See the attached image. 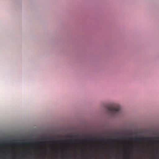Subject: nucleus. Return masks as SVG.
Masks as SVG:
<instances>
[{"label":"nucleus","mask_w":159,"mask_h":159,"mask_svg":"<svg viewBox=\"0 0 159 159\" xmlns=\"http://www.w3.org/2000/svg\"><path fill=\"white\" fill-rule=\"evenodd\" d=\"M120 106L119 104L114 103L108 107L107 109L110 112L115 115L120 112Z\"/></svg>","instance_id":"nucleus-1"},{"label":"nucleus","mask_w":159,"mask_h":159,"mask_svg":"<svg viewBox=\"0 0 159 159\" xmlns=\"http://www.w3.org/2000/svg\"><path fill=\"white\" fill-rule=\"evenodd\" d=\"M48 142L47 141L46 142H39V141H37V140H35L34 142H22L20 143H16L15 144L16 145H19L21 144H30L31 143H35V144H41L43 145H45L47 143H48Z\"/></svg>","instance_id":"nucleus-2"},{"label":"nucleus","mask_w":159,"mask_h":159,"mask_svg":"<svg viewBox=\"0 0 159 159\" xmlns=\"http://www.w3.org/2000/svg\"><path fill=\"white\" fill-rule=\"evenodd\" d=\"M154 138H136L134 139H131L132 140H134L135 141L139 142H141L142 141H150L154 140Z\"/></svg>","instance_id":"nucleus-3"},{"label":"nucleus","mask_w":159,"mask_h":159,"mask_svg":"<svg viewBox=\"0 0 159 159\" xmlns=\"http://www.w3.org/2000/svg\"><path fill=\"white\" fill-rule=\"evenodd\" d=\"M62 142L63 143H73L74 142H83V140L82 139L80 140H62Z\"/></svg>","instance_id":"nucleus-4"},{"label":"nucleus","mask_w":159,"mask_h":159,"mask_svg":"<svg viewBox=\"0 0 159 159\" xmlns=\"http://www.w3.org/2000/svg\"><path fill=\"white\" fill-rule=\"evenodd\" d=\"M98 141L102 143H111L115 141V140L111 139H99Z\"/></svg>","instance_id":"nucleus-5"},{"label":"nucleus","mask_w":159,"mask_h":159,"mask_svg":"<svg viewBox=\"0 0 159 159\" xmlns=\"http://www.w3.org/2000/svg\"><path fill=\"white\" fill-rule=\"evenodd\" d=\"M9 143H4L2 142H0V145H2L4 144H7V145H9Z\"/></svg>","instance_id":"nucleus-6"},{"label":"nucleus","mask_w":159,"mask_h":159,"mask_svg":"<svg viewBox=\"0 0 159 159\" xmlns=\"http://www.w3.org/2000/svg\"><path fill=\"white\" fill-rule=\"evenodd\" d=\"M66 138H72L73 137V136L72 135H67L66 136Z\"/></svg>","instance_id":"nucleus-7"},{"label":"nucleus","mask_w":159,"mask_h":159,"mask_svg":"<svg viewBox=\"0 0 159 159\" xmlns=\"http://www.w3.org/2000/svg\"><path fill=\"white\" fill-rule=\"evenodd\" d=\"M90 140L91 142H94V140L92 139H90Z\"/></svg>","instance_id":"nucleus-8"},{"label":"nucleus","mask_w":159,"mask_h":159,"mask_svg":"<svg viewBox=\"0 0 159 159\" xmlns=\"http://www.w3.org/2000/svg\"><path fill=\"white\" fill-rule=\"evenodd\" d=\"M84 140H85L86 141H87V140H88V139H87V138H86V139H84Z\"/></svg>","instance_id":"nucleus-9"},{"label":"nucleus","mask_w":159,"mask_h":159,"mask_svg":"<svg viewBox=\"0 0 159 159\" xmlns=\"http://www.w3.org/2000/svg\"><path fill=\"white\" fill-rule=\"evenodd\" d=\"M156 139H159V137L157 138Z\"/></svg>","instance_id":"nucleus-10"},{"label":"nucleus","mask_w":159,"mask_h":159,"mask_svg":"<svg viewBox=\"0 0 159 159\" xmlns=\"http://www.w3.org/2000/svg\"><path fill=\"white\" fill-rule=\"evenodd\" d=\"M57 142H58V143H59V142H60V141H57Z\"/></svg>","instance_id":"nucleus-11"},{"label":"nucleus","mask_w":159,"mask_h":159,"mask_svg":"<svg viewBox=\"0 0 159 159\" xmlns=\"http://www.w3.org/2000/svg\"><path fill=\"white\" fill-rule=\"evenodd\" d=\"M55 143V142H54V141L53 142V143Z\"/></svg>","instance_id":"nucleus-12"}]
</instances>
